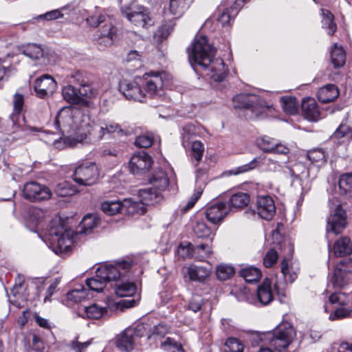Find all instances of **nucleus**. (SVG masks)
Wrapping results in <instances>:
<instances>
[{
  "instance_id": "obj_5",
  "label": "nucleus",
  "mask_w": 352,
  "mask_h": 352,
  "mask_svg": "<svg viewBox=\"0 0 352 352\" xmlns=\"http://www.w3.org/2000/svg\"><path fill=\"white\" fill-rule=\"evenodd\" d=\"M121 12L129 22L137 27L146 28L153 24L148 10L135 1L122 6Z\"/></svg>"
},
{
  "instance_id": "obj_31",
  "label": "nucleus",
  "mask_w": 352,
  "mask_h": 352,
  "mask_svg": "<svg viewBox=\"0 0 352 352\" xmlns=\"http://www.w3.org/2000/svg\"><path fill=\"white\" fill-rule=\"evenodd\" d=\"M321 12L322 16V28L327 32L328 34L333 35L337 30L333 14L326 9H321Z\"/></svg>"
},
{
  "instance_id": "obj_21",
  "label": "nucleus",
  "mask_w": 352,
  "mask_h": 352,
  "mask_svg": "<svg viewBox=\"0 0 352 352\" xmlns=\"http://www.w3.org/2000/svg\"><path fill=\"white\" fill-rule=\"evenodd\" d=\"M301 109L304 116L309 120L316 121L320 117V111L314 98H304L301 104Z\"/></svg>"
},
{
  "instance_id": "obj_28",
  "label": "nucleus",
  "mask_w": 352,
  "mask_h": 352,
  "mask_svg": "<svg viewBox=\"0 0 352 352\" xmlns=\"http://www.w3.org/2000/svg\"><path fill=\"white\" fill-rule=\"evenodd\" d=\"M114 292L120 297L132 296L136 292L135 283L129 281H117L114 285Z\"/></svg>"
},
{
  "instance_id": "obj_29",
  "label": "nucleus",
  "mask_w": 352,
  "mask_h": 352,
  "mask_svg": "<svg viewBox=\"0 0 352 352\" xmlns=\"http://www.w3.org/2000/svg\"><path fill=\"white\" fill-rule=\"evenodd\" d=\"M280 271L286 283H292L297 278V270H294L287 258H283L280 263Z\"/></svg>"
},
{
  "instance_id": "obj_49",
  "label": "nucleus",
  "mask_w": 352,
  "mask_h": 352,
  "mask_svg": "<svg viewBox=\"0 0 352 352\" xmlns=\"http://www.w3.org/2000/svg\"><path fill=\"white\" fill-rule=\"evenodd\" d=\"M277 140L268 136H263L258 140V145L264 152L272 153Z\"/></svg>"
},
{
  "instance_id": "obj_50",
  "label": "nucleus",
  "mask_w": 352,
  "mask_h": 352,
  "mask_svg": "<svg viewBox=\"0 0 352 352\" xmlns=\"http://www.w3.org/2000/svg\"><path fill=\"white\" fill-rule=\"evenodd\" d=\"M162 347L166 352H185L182 344L170 338H167L162 343Z\"/></svg>"
},
{
  "instance_id": "obj_54",
  "label": "nucleus",
  "mask_w": 352,
  "mask_h": 352,
  "mask_svg": "<svg viewBox=\"0 0 352 352\" xmlns=\"http://www.w3.org/2000/svg\"><path fill=\"white\" fill-rule=\"evenodd\" d=\"M226 346L230 352H243L244 349L243 344L237 338H229L227 339Z\"/></svg>"
},
{
  "instance_id": "obj_37",
  "label": "nucleus",
  "mask_w": 352,
  "mask_h": 352,
  "mask_svg": "<svg viewBox=\"0 0 352 352\" xmlns=\"http://www.w3.org/2000/svg\"><path fill=\"white\" fill-rule=\"evenodd\" d=\"M23 54L32 59H38L43 55V50L41 45L29 43L23 47Z\"/></svg>"
},
{
  "instance_id": "obj_56",
  "label": "nucleus",
  "mask_w": 352,
  "mask_h": 352,
  "mask_svg": "<svg viewBox=\"0 0 352 352\" xmlns=\"http://www.w3.org/2000/svg\"><path fill=\"white\" fill-rule=\"evenodd\" d=\"M153 142V135L151 133H146L139 135L136 138L135 144L138 147L148 148Z\"/></svg>"
},
{
  "instance_id": "obj_24",
  "label": "nucleus",
  "mask_w": 352,
  "mask_h": 352,
  "mask_svg": "<svg viewBox=\"0 0 352 352\" xmlns=\"http://www.w3.org/2000/svg\"><path fill=\"white\" fill-rule=\"evenodd\" d=\"M331 63L334 68H340L346 62V52L342 45L335 43L330 51Z\"/></svg>"
},
{
  "instance_id": "obj_53",
  "label": "nucleus",
  "mask_w": 352,
  "mask_h": 352,
  "mask_svg": "<svg viewBox=\"0 0 352 352\" xmlns=\"http://www.w3.org/2000/svg\"><path fill=\"white\" fill-rule=\"evenodd\" d=\"M136 301L134 299H123L120 300L118 302L109 303L108 307L111 310H120L122 311L124 309L130 308L135 306Z\"/></svg>"
},
{
  "instance_id": "obj_62",
  "label": "nucleus",
  "mask_w": 352,
  "mask_h": 352,
  "mask_svg": "<svg viewBox=\"0 0 352 352\" xmlns=\"http://www.w3.org/2000/svg\"><path fill=\"white\" fill-rule=\"evenodd\" d=\"M202 192L203 188H201V186H197V189L195 190L194 194L192 195L191 198L188 201L186 206L183 208V210L184 212L188 211L195 206V203L201 197Z\"/></svg>"
},
{
  "instance_id": "obj_64",
  "label": "nucleus",
  "mask_w": 352,
  "mask_h": 352,
  "mask_svg": "<svg viewBox=\"0 0 352 352\" xmlns=\"http://www.w3.org/2000/svg\"><path fill=\"white\" fill-rule=\"evenodd\" d=\"M345 271L336 265L334 270L335 283L338 286H342L344 283Z\"/></svg>"
},
{
  "instance_id": "obj_7",
  "label": "nucleus",
  "mask_w": 352,
  "mask_h": 352,
  "mask_svg": "<svg viewBox=\"0 0 352 352\" xmlns=\"http://www.w3.org/2000/svg\"><path fill=\"white\" fill-rule=\"evenodd\" d=\"M295 335V331L290 324H281L277 326L272 333H268L267 338L270 339L271 346L281 351L288 347Z\"/></svg>"
},
{
  "instance_id": "obj_40",
  "label": "nucleus",
  "mask_w": 352,
  "mask_h": 352,
  "mask_svg": "<svg viewBox=\"0 0 352 352\" xmlns=\"http://www.w3.org/2000/svg\"><path fill=\"white\" fill-rule=\"evenodd\" d=\"M307 157L312 164L318 166L324 164L327 161L324 151L320 148L309 151L307 153Z\"/></svg>"
},
{
  "instance_id": "obj_15",
  "label": "nucleus",
  "mask_w": 352,
  "mask_h": 352,
  "mask_svg": "<svg viewBox=\"0 0 352 352\" xmlns=\"http://www.w3.org/2000/svg\"><path fill=\"white\" fill-rule=\"evenodd\" d=\"M256 212L265 220H271L275 214L276 206L273 199L269 195L258 196L256 201Z\"/></svg>"
},
{
  "instance_id": "obj_38",
  "label": "nucleus",
  "mask_w": 352,
  "mask_h": 352,
  "mask_svg": "<svg viewBox=\"0 0 352 352\" xmlns=\"http://www.w3.org/2000/svg\"><path fill=\"white\" fill-rule=\"evenodd\" d=\"M186 8V0H170L168 10L175 19L180 17Z\"/></svg>"
},
{
  "instance_id": "obj_44",
  "label": "nucleus",
  "mask_w": 352,
  "mask_h": 352,
  "mask_svg": "<svg viewBox=\"0 0 352 352\" xmlns=\"http://www.w3.org/2000/svg\"><path fill=\"white\" fill-rule=\"evenodd\" d=\"M260 162V158H254L250 163L234 168L228 171L229 175H237L255 168Z\"/></svg>"
},
{
  "instance_id": "obj_36",
  "label": "nucleus",
  "mask_w": 352,
  "mask_h": 352,
  "mask_svg": "<svg viewBox=\"0 0 352 352\" xmlns=\"http://www.w3.org/2000/svg\"><path fill=\"white\" fill-rule=\"evenodd\" d=\"M240 275L247 283H254L260 279L261 277V272L257 267H248L242 269L240 271Z\"/></svg>"
},
{
  "instance_id": "obj_23",
  "label": "nucleus",
  "mask_w": 352,
  "mask_h": 352,
  "mask_svg": "<svg viewBox=\"0 0 352 352\" xmlns=\"http://www.w3.org/2000/svg\"><path fill=\"white\" fill-rule=\"evenodd\" d=\"M152 187L163 192L169 184L166 173L162 169L155 170L149 178Z\"/></svg>"
},
{
  "instance_id": "obj_16",
  "label": "nucleus",
  "mask_w": 352,
  "mask_h": 352,
  "mask_svg": "<svg viewBox=\"0 0 352 352\" xmlns=\"http://www.w3.org/2000/svg\"><path fill=\"white\" fill-rule=\"evenodd\" d=\"M152 164V159L147 153L139 152L131 157L129 168L133 174H141L148 170Z\"/></svg>"
},
{
  "instance_id": "obj_6",
  "label": "nucleus",
  "mask_w": 352,
  "mask_h": 352,
  "mask_svg": "<svg viewBox=\"0 0 352 352\" xmlns=\"http://www.w3.org/2000/svg\"><path fill=\"white\" fill-rule=\"evenodd\" d=\"M74 231L58 221H54L49 230L52 243H56L60 251H67L73 243Z\"/></svg>"
},
{
  "instance_id": "obj_33",
  "label": "nucleus",
  "mask_w": 352,
  "mask_h": 352,
  "mask_svg": "<svg viewBox=\"0 0 352 352\" xmlns=\"http://www.w3.org/2000/svg\"><path fill=\"white\" fill-rule=\"evenodd\" d=\"M88 298V294L84 287L74 289L69 292L66 296V300L68 305L74 303H78Z\"/></svg>"
},
{
  "instance_id": "obj_48",
  "label": "nucleus",
  "mask_w": 352,
  "mask_h": 352,
  "mask_svg": "<svg viewBox=\"0 0 352 352\" xmlns=\"http://www.w3.org/2000/svg\"><path fill=\"white\" fill-rule=\"evenodd\" d=\"M78 93L81 98L85 97L87 98H91L97 95L98 91L91 84L88 83L86 81H82L78 89Z\"/></svg>"
},
{
  "instance_id": "obj_63",
  "label": "nucleus",
  "mask_w": 352,
  "mask_h": 352,
  "mask_svg": "<svg viewBox=\"0 0 352 352\" xmlns=\"http://www.w3.org/2000/svg\"><path fill=\"white\" fill-rule=\"evenodd\" d=\"M352 310L345 308L344 306H340L334 311L333 315H330L329 318L331 320L342 319L349 316Z\"/></svg>"
},
{
  "instance_id": "obj_11",
  "label": "nucleus",
  "mask_w": 352,
  "mask_h": 352,
  "mask_svg": "<svg viewBox=\"0 0 352 352\" xmlns=\"http://www.w3.org/2000/svg\"><path fill=\"white\" fill-rule=\"evenodd\" d=\"M23 195L25 199L31 201L47 200L51 197L52 192L48 187L36 182L25 184Z\"/></svg>"
},
{
  "instance_id": "obj_2",
  "label": "nucleus",
  "mask_w": 352,
  "mask_h": 352,
  "mask_svg": "<svg viewBox=\"0 0 352 352\" xmlns=\"http://www.w3.org/2000/svg\"><path fill=\"white\" fill-rule=\"evenodd\" d=\"M188 60L192 67L199 66L205 69L206 75L214 81H222L228 74V67L221 58H213L216 50L205 36H196L192 47L188 49Z\"/></svg>"
},
{
  "instance_id": "obj_57",
  "label": "nucleus",
  "mask_w": 352,
  "mask_h": 352,
  "mask_svg": "<svg viewBox=\"0 0 352 352\" xmlns=\"http://www.w3.org/2000/svg\"><path fill=\"white\" fill-rule=\"evenodd\" d=\"M174 26L175 23L172 21L163 24L157 30L156 36L161 40L167 38L173 31Z\"/></svg>"
},
{
  "instance_id": "obj_41",
  "label": "nucleus",
  "mask_w": 352,
  "mask_h": 352,
  "mask_svg": "<svg viewBox=\"0 0 352 352\" xmlns=\"http://www.w3.org/2000/svg\"><path fill=\"white\" fill-rule=\"evenodd\" d=\"M182 144L184 147L188 146L191 139L198 135L197 128L193 124H186L182 130Z\"/></svg>"
},
{
  "instance_id": "obj_39",
  "label": "nucleus",
  "mask_w": 352,
  "mask_h": 352,
  "mask_svg": "<svg viewBox=\"0 0 352 352\" xmlns=\"http://www.w3.org/2000/svg\"><path fill=\"white\" fill-rule=\"evenodd\" d=\"M85 314L86 316L91 319H98L104 316L107 312V309L100 307L97 304H92L88 307H85Z\"/></svg>"
},
{
  "instance_id": "obj_4",
  "label": "nucleus",
  "mask_w": 352,
  "mask_h": 352,
  "mask_svg": "<svg viewBox=\"0 0 352 352\" xmlns=\"http://www.w3.org/2000/svg\"><path fill=\"white\" fill-rule=\"evenodd\" d=\"M235 109H245L250 118H258L270 109L267 102L256 95L239 94L233 98Z\"/></svg>"
},
{
  "instance_id": "obj_25",
  "label": "nucleus",
  "mask_w": 352,
  "mask_h": 352,
  "mask_svg": "<svg viewBox=\"0 0 352 352\" xmlns=\"http://www.w3.org/2000/svg\"><path fill=\"white\" fill-rule=\"evenodd\" d=\"M333 252L337 256H344L352 254V242L347 236L337 240L333 245Z\"/></svg>"
},
{
  "instance_id": "obj_46",
  "label": "nucleus",
  "mask_w": 352,
  "mask_h": 352,
  "mask_svg": "<svg viewBox=\"0 0 352 352\" xmlns=\"http://www.w3.org/2000/svg\"><path fill=\"white\" fill-rule=\"evenodd\" d=\"M192 256L198 260H203L204 258L209 256L211 254V247L208 244L197 245L193 248Z\"/></svg>"
},
{
  "instance_id": "obj_13",
  "label": "nucleus",
  "mask_w": 352,
  "mask_h": 352,
  "mask_svg": "<svg viewBox=\"0 0 352 352\" xmlns=\"http://www.w3.org/2000/svg\"><path fill=\"white\" fill-rule=\"evenodd\" d=\"M56 89V81L49 74H44L36 78L34 83V90L36 96L42 99L52 96Z\"/></svg>"
},
{
  "instance_id": "obj_52",
  "label": "nucleus",
  "mask_w": 352,
  "mask_h": 352,
  "mask_svg": "<svg viewBox=\"0 0 352 352\" xmlns=\"http://www.w3.org/2000/svg\"><path fill=\"white\" fill-rule=\"evenodd\" d=\"M338 185L343 193L352 192V173L342 175Z\"/></svg>"
},
{
  "instance_id": "obj_1",
  "label": "nucleus",
  "mask_w": 352,
  "mask_h": 352,
  "mask_svg": "<svg viewBox=\"0 0 352 352\" xmlns=\"http://www.w3.org/2000/svg\"><path fill=\"white\" fill-rule=\"evenodd\" d=\"M88 120L80 109L64 107L58 112L54 124L56 129L65 137V142L69 146L82 142L87 135L90 136V140L98 141L107 134L124 133L121 126L113 121L104 120L89 126Z\"/></svg>"
},
{
  "instance_id": "obj_17",
  "label": "nucleus",
  "mask_w": 352,
  "mask_h": 352,
  "mask_svg": "<svg viewBox=\"0 0 352 352\" xmlns=\"http://www.w3.org/2000/svg\"><path fill=\"white\" fill-rule=\"evenodd\" d=\"M140 336L138 331L134 328L126 329L117 338L116 346L121 351H130L133 349L134 343Z\"/></svg>"
},
{
  "instance_id": "obj_9",
  "label": "nucleus",
  "mask_w": 352,
  "mask_h": 352,
  "mask_svg": "<svg viewBox=\"0 0 352 352\" xmlns=\"http://www.w3.org/2000/svg\"><path fill=\"white\" fill-rule=\"evenodd\" d=\"M142 87L146 98H158L164 94V78L160 72L146 73L142 76Z\"/></svg>"
},
{
  "instance_id": "obj_58",
  "label": "nucleus",
  "mask_w": 352,
  "mask_h": 352,
  "mask_svg": "<svg viewBox=\"0 0 352 352\" xmlns=\"http://www.w3.org/2000/svg\"><path fill=\"white\" fill-rule=\"evenodd\" d=\"M202 305L203 298L198 294L193 295L188 302V309L193 312H197L201 309Z\"/></svg>"
},
{
  "instance_id": "obj_20",
  "label": "nucleus",
  "mask_w": 352,
  "mask_h": 352,
  "mask_svg": "<svg viewBox=\"0 0 352 352\" xmlns=\"http://www.w3.org/2000/svg\"><path fill=\"white\" fill-rule=\"evenodd\" d=\"M211 267L203 265L192 264L187 268L189 278L193 281L203 282L209 277Z\"/></svg>"
},
{
  "instance_id": "obj_51",
  "label": "nucleus",
  "mask_w": 352,
  "mask_h": 352,
  "mask_svg": "<svg viewBox=\"0 0 352 352\" xmlns=\"http://www.w3.org/2000/svg\"><path fill=\"white\" fill-rule=\"evenodd\" d=\"M193 231L195 234L199 238L208 237L211 234V230L203 221H197L194 226Z\"/></svg>"
},
{
  "instance_id": "obj_34",
  "label": "nucleus",
  "mask_w": 352,
  "mask_h": 352,
  "mask_svg": "<svg viewBox=\"0 0 352 352\" xmlns=\"http://www.w3.org/2000/svg\"><path fill=\"white\" fill-rule=\"evenodd\" d=\"M280 102L283 111L289 115H295L298 111V102L295 97L283 96Z\"/></svg>"
},
{
  "instance_id": "obj_30",
  "label": "nucleus",
  "mask_w": 352,
  "mask_h": 352,
  "mask_svg": "<svg viewBox=\"0 0 352 352\" xmlns=\"http://www.w3.org/2000/svg\"><path fill=\"white\" fill-rule=\"evenodd\" d=\"M63 98L70 104H79L84 102V100L79 95L78 91L72 85H67L63 87L62 90Z\"/></svg>"
},
{
  "instance_id": "obj_61",
  "label": "nucleus",
  "mask_w": 352,
  "mask_h": 352,
  "mask_svg": "<svg viewBox=\"0 0 352 352\" xmlns=\"http://www.w3.org/2000/svg\"><path fill=\"white\" fill-rule=\"evenodd\" d=\"M61 9L54 10L50 12H46L44 14H41L36 19H45L47 21H51L61 18L63 16V14L62 13Z\"/></svg>"
},
{
  "instance_id": "obj_55",
  "label": "nucleus",
  "mask_w": 352,
  "mask_h": 352,
  "mask_svg": "<svg viewBox=\"0 0 352 352\" xmlns=\"http://www.w3.org/2000/svg\"><path fill=\"white\" fill-rule=\"evenodd\" d=\"M106 16L98 11L89 16L86 19V22L88 25L93 28L98 27L101 23L104 22Z\"/></svg>"
},
{
  "instance_id": "obj_18",
  "label": "nucleus",
  "mask_w": 352,
  "mask_h": 352,
  "mask_svg": "<svg viewBox=\"0 0 352 352\" xmlns=\"http://www.w3.org/2000/svg\"><path fill=\"white\" fill-rule=\"evenodd\" d=\"M229 212L227 204L217 202L209 206L205 212L206 217L212 224L221 223Z\"/></svg>"
},
{
  "instance_id": "obj_19",
  "label": "nucleus",
  "mask_w": 352,
  "mask_h": 352,
  "mask_svg": "<svg viewBox=\"0 0 352 352\" xmlns=\"http://www.w3.org/2000/svg\"><path fill=\"white\" fill-rule=\"evenodd\" d=\"M139 197L141 200L134 201L142 203L144 205L143 211L138 212L143 214L146 211V205L157 204L162 199V192L153 187L144 188L139 190Z\"/></svg>"
},
{
  "instance_id": "obj_45",
  "label": "nucleus",
  "mask_w": 352,
  "mask_h": 352,
  "mask_svg": "<svg viewBox=\"0 0 352 352\" xmlns=\"http://www.w3.org/2000/svg\"><path fill=\"white\" fill-rule=\"evenodd\" d=\"M54 192L58 197H64L73 195L75 190L67 182H63L56 186Z\"/></svg>"
},
{
  "instance_id": "obj_27",
  "label": "nucleus",
  "mask_w": 352,
  "mask_h": 352,
  "mask_svg": "<svg viewBox=\"0 0 352 352\" xmlns=\"http://www.w3.org/2000/svg\"><path fill=\"white\" fill-rule=\"evenodd\" d=\"M339 96V91L334 85H327L318 91V98L322 103L334 100Z\"/></svg>"
},
{
  "instance_id": "obj_35",
  "label": "nucleus",
  "mask_w": 352,
  "mask_h": 352,
  "mask_svg": "<svg viewBox=\"0 0 352 352\" xmlns=\"http://www.w3.org/2000/svg\"><path fill=\"white\" fill-rule=\"evenodd\" d=\"M116 28L111 23L106 24L101 31V43H104L105 45H112L116 36Z\"/></svg>"
},
{
  "instance_id": "obj_59",
  "label": "nucleus",
  "mask_w": 352,
  "mask_h": 352,
  "mask_svg": "<svg viewBox=\"0 0 352 352\" xmlns=\"http://www.w3.org/2000/svg\"><path fill=\"white\" fill-rule=\"evenodd\" d=\"M278 258V255L277 252L274 249H271L263 258V265L266 267H272L277 262Z\"/></svg>"
},
{
  "instance_id": "obj_60",
  "label": "nucleus",
  "mask_w": 352,
  "mask_h": 352,
  "mask_svg": "<svg viewBox=\"0 0 352 352\" xmlns=\"http://www.w3.org/2000/svg\"><path fill=\"white\" fill-rule=\"evenodd\" d=\"M329 301L331 304L339 306H344L348 304L347 297L343 293H334L329 296Z\"/></svg>"
},
{
  "instance_id": "obj_47",
  "label": "nucleus",
  "mask_w": 352,
  "mask_h": 352,
  "mask_svg": "<svg viewBox=\"0 0 352 352\" xmlns=\"http://www.w3.org/2000/svg\"><path fill=\"white\" fill-rule=\"evenodd\" d=\"M234 273V267L225 264L219 265L216 270L217 276L221 280H226L230 278Z\"/></svg>"
},
{
  "instance_id": "obj_26",
  "label": "nucleus",
  "mask_w": 352,
  "mask_h": 352,
  "mask_svg": "<svg viewBox=\"0 0 352 352\" xmlns=\"http://www.w3.org/2000/svg\"><path fill=\"white\" fill-rule=\"evenodd\" d=\"M250 201V196L248 193L245 192H237L232 195L229 201V211H232L233 210H239L243 208Z\"/></svg>"
},
{
  "instance_id": "obj_3",
  "label": "nucleus",
  "mask_w": 352,
  "mask_h": 352,
  "mask_svg": "<svg viewBox=\"0 0 352 352\" xmlns=\"http://www.w3.org/2000/svg\"><path fill=\"white\" fill-rule=\"evenodd\" d=\"M131 265V262L124 261L115 264L102 265L97 268L94 276L87 279L86 285L90 290L101 292L108 282L117 281L119 278L124 276Z\"/></svg>"
},
{
  "instance_id": "obj_32",
  "label": "nucleus",
  "mask_w": 352,
  "mask_h": 352,
  "mask_svg": "<svg viewBox=\"0 0 352 352\" xmlns=\"http://www.w3.org/2000/svg\"><path fill=\"white\" fill-rule=\"evenodd\" d=\"M98 220L95 215L88 214L83 217L78 226V232L87 234L98 225Z\"/></svg>"
},
{
  "instance_id": "obj_42",
  "label": "nucleus",
  "mask_w": 352,
  "mask_h": 352,
  "mask_svg": "<svg viewBox=\"0 0 352 352\" xmlns=\"http://www.w3.org/2000/svg\"><path fill=\"white\" fill-rule=\"evenodd\" d=\"M232 4L229 8H226L221 11L219 10V14L217 16V20L220 22L223 25H226L230 23L233 16H235L237 13H235V7L234 3H231Z\"/></svg>"
},
{
  "instance_id": "obj_14",
  "label": "nucleus",
  "mask_w": 352,
  "mask_h": 352,
  "mask_svg": "<svg viewBox=\"0 0 352 352\" xmlns=\"http://www.w3.org/2000/svg\"><path fill=\"white\" fill-rule=\"evenodd\" d=\"M119 89L127 100L140 102L146 100V94L142 85L135 80H122L120 82Z\"/></svg>"
},
{
  "instance_id": "obj_8",
  "label": "nucleus",
  "mask_w": 352,
  "mask_h": 352,
  "mask_svg": "<svg viewBox=\"0 0 352 352\" xmlns=\"http://www.w3.org/2000/svg\"><path fill=\"white\" fill-rule=\"evenodd\" d=\"M101 210L107 215H114L125 210L128 213L139 212L143 211L144 205L142 203L135 202L131 199H125L123 201L119 199H111L103 201L100 206Z\"/></svg>"
},
{
  "instance_id": "obj_10",
  "label": "nucleus",
  "mask_w": 352,
  "mask_h": 352,
  "mask_svg": "<svg viewBox=\"0 0 352 352\" xmlns=\"http://www.w3.org/2000/svg\"><path fill=\"white\" fill-rule=\"evenodd\" d=\"M99 178V171L95 163H86L78 166L72 175L73 180L78 185L90 186Z\"/></svg>"
},
{
  "instance_id": "obj_22",
  "label": "nucleus",
  "mask_w": 352,
  "mask_h": 352,
  "mask_svg": "<svg viewBox=\"0 0 352 352\" xmlns=\"http://www.w3.org/2000/svg\"><path fill=\"white\" fill-rule=\"evenodd\" d=\"M257 298L263 305H267L272 301L274 296L271 288V282L268 278H265L258 287Z\"/></svg>"
},
{
  "instance_id": "obj_12",
  "label": "nucleus",
  "mask_w": 352,
  "mask_h": 352,
  "mask_svg": "<svg viewBox=\"0 0 352 352\" xmlns=\"http://www.w3.org/2000/svg\"><path fill=\"white\" fill-rule=\"evenodd\" d=\"M346 225V212L339 205L331 211L327 220V232L338 234L342 232Z\"/></svg>"
},
{
  "instance_id": "obj_43",
  "label": "nucleus",
  "mask_w": 352,
  "mask_h": 352,
  "mask_svg": "<svg viewBox=\"0 0 352 352\" xmlns=\"http://www.w3.org/2000/svg\"><path fill=\"white\" fill-rule=\"evenodd\" d=\"M204 153V144L199 140L192 141L190 151V157L194 159L198 163L202 160Z\"/></svg>"
}]
</instances>
